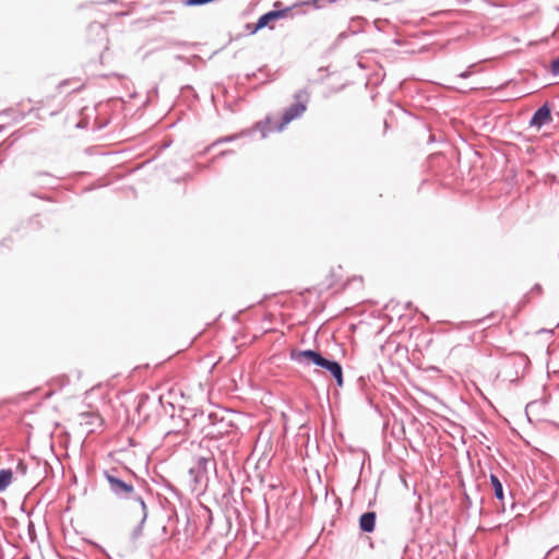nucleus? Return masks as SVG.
Returning a JSON list of instances; mask_svg holds the SVG:
<instances>
[{
  "label": "nucleus",
  "mask_w": 559,
  "mask_h": 559,
  "mask_svg": "<svg viewBox=\"0 0 559 559\" xmlns=\"http://www.w3.org/2000/svg\"><path fill=\"white\" fill-rule=\"evenodd\" d=\"M292 358L297 362H304L308 360L316 366H319L328 370L332 377L336 380L337 385H343V369L342 366L335 360H329L316 350L306 349L292 354Z\"/></svg>",
  "instance_id": "nucleus-1"
},
{
  "label": "nucleus",
  "mask_w": 559,
  "mask_h": 559,
  "mask_svg": "<svg viewBox=\"0 0 559 559\" xmlns=\"http://www.w3.org/2000/svg\"><path fill=\"white\" fill-rule=\"evenodd\" d=\"M108 481L110 491L120 499L133 498L134 487L131 481V476L126 473V476L120 475L119 471L110 469L104 473ZM138 497H134V500Z\"/></svg>",
  "instance_id": "nucleus-2"
},
{
  "label": "nucleus",
  "mask_w": 559,
  "mask_h": 559,
  "mask_svg": "<svg viewBox=\"0 0 559 559\" xmlns=\"http://www.w3.org/2000/svg\"><path fill=\"white\" fill-rule=\"evenodd\" d=\"M296 103L289 106L283 114L282 121L275 127H270L267 130L282 131L290 121L300 117L307 109V95L304 92H298L295 95Z\"/></svg>",
  "instance_id": "nucleus-3"
},
{
  "label": "nucleus",
  "mask_w": 559,
  "mask_h": 559,
  "mask_svg": "<svg viewBox=\"0 0 559 559\" xmlns=\"http://www.w3.org/2000/svg\"><path fill=\"white\" fill-rule=\"evenodd\" d=\"M135 508L139 512L140 523L131 532L132 540H136L142 535L143 525L147 519V507L141 497L135 499Z\"/></svg>",
  "instance_id": "nucleus-4"
},
{
  "label": "nucleus",
  "mask_w": 559,
  "mask_h": 559,
  "mask_svg": "<svg viewBox=\"0 0 559 559\" xmlns=\"http://www.w3.org/2000/svg\"><path fill=\"white\" fill-rule=\"evenodd\" d=\"M289 11H290V9L286 8L283 10H273V11H270V12L263 14L262 16L259 17V20L255 24V27H254V32L267 26L270 24V22H272V21H275L281 17L286 16Z\"/></svg>",
  "instance_id": "nucleus-5"
},
{
  "label": "nucleus",
  "mask_w": 559,
  "mask_h": 559,
  "mask_svg": "<svg viewBox=\"0 0 559 559\" xmlns=\"http://www.w3.org/2000/svg\"><path fill=\"white\" fill-rule=\"evenodd\" d=\"M551 120L550 109L547 105L538 108L533 115L530 124L534 127H542Z\"/></svg>",
  "instance_id": "nucleus-6"
},
{
  "label": "nucleus",
  "mask_w": 559,
  "mask_h": 559,
  "mask_svg": "<svg viewBox=\"0 0 559 559\" xmlns=\"http://www.w3.org/2000/svg\"><path fill=\"white\" fill-rule=\"evenodd\" d=\"M376 513L373 511L361 514L359 519V527L362 532L371 533L376 525Z\"/></svg>",
  "instance_id": "nucleus-7"
},
{
  "label": "nucleus",
  "mask_w": 559,
  "mask_h": 559,
  "mask_svg": "<svg viewBox=\"0 0 559 559\" xmlns=\"http://www.w3.org/2000/svg\"><path fill=\"white\" fill-rule=\"evenodd\" d=\"M209 420L211 421V426L214 428L212 431H210V433L223 435L225 431H227V425L224 424L223 418L218 420L217 413H211L209 415Z\"/></svg>",
  "instance_id": "nucleus-8"
},
{
  "label": "nucleus",
  "mask_w": 559,
  "mask_h": 559,
  "mask_svg": "<svg viewBox=\"0 0 559 559\" xmlns=\"http://www.w3.org/2000/svg\"><path fill=\"white\" fill-rule=\"evenodd\" d=\"M13 473L11 469H0V492H3L12 483Z\"/></svg>",
  "instance_id": "nucleus-9"
},
{
  "label": "nucleus",
  "mask_w": 559,
  "mask_h": 559,
  "mask_svg": "<svg viewBox=\"0 0 559 559\" xmlns=\"http://www.w3.org/2000/svg\"><path fill=\"white\" fill-rule=\"evenodd\" d=\"M490 483L493 487L496 498L499 500H502L504 497L503 496V487H502V484L500 483L499 478L496 475L491 474Z\"/></svg>",
  "instance_id": "nucleus-10"
},
{
  "label": "nucleus",
  "mask_w": 559,
  "mask_h": 559,
  "mask_svg": "<svg viewBox=\"0 0 559 559\" xmlns=\"http://www.w3.org/2000/svg\"><path fill=\"white\" fill-rule=\"evenodd\" d=\"M83 417H86V418H90L88 421H86V424H90V425H94L96 421L99 420V416L96 415V414H82Z\"/></svg>",
  "instance_id": "nucleus-11"
},
{
  "label": "nucleus",
  "mask_w": 559,
  "mask_h": 559,
  "mask_svg": "<svg viewBox=\"0 0 559 559\" xmlns=\"http://www.w3.org/2000/svg\"><path fill=\"white\" fill-rule=\"evenodd\" d=\"M550 70L554 75H559V58L551 61Z\"/></svg>",
  "instance_id": "nucleus-12"
},
{
  "label": "nucleus",
  "mask_w": 559,
  "mask_h": 559,
  "mask_svg": "<svg viewBox=\"0 0 559 559\" xmlns=\"http://www.w3.org/2000/svg\"><path fill=\"white\" fill-rule=\"evenodd\" d=\"M16 472L20 473L21 475H25L26 474L27 466H26V464L23 461H19V463L16 465Z\"/></svg>",
  "instance_id": "nucleus-13"
}]
</instances>
